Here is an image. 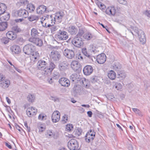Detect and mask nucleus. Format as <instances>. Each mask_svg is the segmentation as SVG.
Listing matches in <instances>:
<instances>
[{"instance_id": "c9c22d12", "label": "nucleus", "mask_w": 150, "mask_h": 150, "mask_svg": "<svg viewBox=\"0 0 150 150\" xmlns=\"http://www.w3.org/2000/svg\"><path fill=\"white\" fill-rule=\"evenodd\" d=\"M8 26L6 22H3L0 23V31H3L6 30Z\"/></svg>"}, {"instance_id": "bf43d9fd", "label": "nucleus", "mask_w": 150, "mask_h": 150, "mask_svg": "<svg viewBox=\"0 0 150 150\" xmlns=\"http://www.w3.org/2000/svg\"><path fill=\"white\" fill-rule=\"evenodd\" d=\"M83 53L87 57H88L89 59H91V56L85 50H84L83 51Z\"/></svg>"}, {"instance_id": "6ab92c4d", "label": "nucleus", "mask_w": 150, "mask_h": 150, "mask_svg": "<svg viewBox=\"0 0 150 150\" xmlns=\"http://www.w3.org/2000/svg\"><path fill=\"white\" fill-rule=\"evenodd\" d=\"M67 30L71 35H75L78 32L77 28L73 25H70L67 28Z\"/></svg>"}, {"instance_id": "8fccbe9b", "label": "nucleus", "mask_w": 150, "mask_h": 150, "mask_svg": "<svg viewBox=\"0 0 150 150\" xmlns=\"http://www.w3.org/2000/svg\"><path fill=\"white\" fill-rule=\"evenodd\" d=\"M45 135H47V137L48 138H51L52 136H54L55 134L53 133L51 130H49L47 131L46 134H45Z\"/></svg>"}, {"instance_id": "f704fd0d", "label": "nucleus", "mask_w": 150, "mask_h": 150, "mask_svg": "<svg viewBox=\"0 0 150 150\" xmlns=\"http://www.w3.org/2000/svg\"><path fill=\"white\" fill-rule=\"evenodd\" d=\"M39 34V33L38 32V30L35 28H33L31 30V38H37L39 36L38 34Z\"/></svg>"}, {"instance_id": "4468645a", "label": "nucleus", "mask_w": 150, "mask_h": 150, "mask_svg": "<svg viewBox=\"0 0 150 150\" xmlns=\"http://www.w3.org/2000/svg\"><path fill=\"white\" fill-rule=\"evenodd\" d=\"M52 120L53 122H58L60 118V113L57 111H55L53 112L52 115Z\"/></svg>"}, {"instance_id": "774afa93", "label": "nucleus", "mask_w": 150, "mask_h": 150, "mask_svg": "<svg viewBox=\"0 0 150 150\" xmlns=\"http://www.w3.org/2000/svg\"><path fill=\"white\" fill-rule=\"evenodd\" d=\"M38 128L39 129V132H41L44 131L45 129V128L43 127L42 126L39 127H38Z\"/></svg>"}, {"instance_id": "a19ab883", "label": "nucleus", "mask_w": 150, "mask_h": 150, "mask_svg": "<svg viewBox=\"0 0 150 150\" xmlns=\"http://www.w3.org/2000/svg\"><path fill=\"white\" fill-rule=\"evenodd\" d=\"M122 65L119 63H115L113 66L114 69L116 71H120L119 70L121 69L122 68Z\"/></svg>"}, {"instance_id": "49530a36", "label": "nucleus", "mask_w": 150, "mask_h": 150, "mask_svg": "<svg viewBox=\"0 0 150 150\" xmlns=\"http://www.w3.org/2000/svg\"><path fill=\"white\" fill-rule=\"evenodd\" d=\"M16 43L19 45H22L25 41L22 38L19 37L16 40Z\"/></svg>"}, {"instance_id": "7ed1b4c3", "label": "nucleus", "mask_w": 150, "mask_h": 150, "mask_svg": "<svg viewBox=\"0 0 150 150\" xmlns=\"http://www.w3.org/2000/svg\"><path fill=\"white\" fill-rule=\"evenodd\" d=\"M35 46L31 44H28L25 45L23 49V52L27 55L33 54L35 52Z\"/></svg>"}, {"instance_id": "052dcab7", "label": "nucleus", "mask_w": 150, "mask_h": 150, "mask_svg": "<svg viewBox=\"0 0 150 150\" xmlns=\"http://www.w3.org/2000/svg\"><path fill=\"white\" fill-rule=\"evenodd\" d=\"M57 75H53L52 77L53 79L54 80H57L59 79L60 77V74L58 72H56Z\"/></svg>"}, {"instance_id": "412c9836", "label": "nucleus", "mask_w": 150, "mask_h": 150, "mask_svg": "<svg viewBox=\"0 0 150 150\" xmlns=\"http://www.w3.org/2000/svg\"><path fill=\"white\" fill-rule=\"evenodd\" d=\"M10 50L13 54H19L21 51L19 46L16 45H13L11 46Z\"/></svg>"}, {"instance_id": "58836bf2", "label": "nucleus", "mask_w": 150, "mask_h": 150, "mask_svg": "<svg viewBox=\"0 0 150 150\" xmlns=\"http://www.w3.org/2000/svg\"><path fill=\"white\" fill-rule=\"evenodd\" d=\"M82 132V130L81 128L78 127L77 129L74 131V133L76 136H80Z\"/></svg>"}, {"instance_id": "473e14b6", "label": "nucleus", "mask_w": 150, "mask_h": 150, "mask_svg": "<svg viewBox=\"0 0 150 150\" xmlns=\"http://www.w3.org/2000/svg\"><path fill=\"white\" fill-rule=\"evenodd\" d=\"M31 54H32V56H31L30 59L32 60H33L34 62L36 61L39 57V54L38 52H35L34 53V52Z\"/></svg>"}, {"instance_id": "864d4df0", "label": "nucleus", "mask_w": 150, "mask_h": 150, "mask_svg": "<svg viewBox=\"0 0 150 150\" xmlns=\"http://www.w3.org/2000/svg\"><path fill=\"white\" fill-rule=\"evenodd\" d=\"M97 79L96 76H93L91 78L90 80L92 83H94L97 81Z\"/></svg>"}, {"instance_id": "9b49d317", "label": "nucleus", "mask_w": 150, "mask_h": 150, "mask_svg": "<svg viewBox=\"0 0 150 150\" xmlns=\"http://www.w3.org/2000/svg\"><path fill=\"white\" fill-rule=\"evenodd\" d=\"M10 24L11 25L12 31L15 33H20L21 31V29L16 24L14 21H11Z\"/></svg>"}, {"instance_id": "39448f33", "label": "nucleus", "mask_w": 150, "mask_h": 150, "mask_svg": "<svg viewBox=\"0 0 150 150\" xmlns=\"http://www.w3.org/2000/svg\"><path fill=\"white\" fill-rule=\"evenodd\" d=\"M68 146L70 150H75L78 149L79 144L76 140L72 139L68 142Z\"/></svg>"}, {"instance_id": "dca6fc26", "label": "nucleus", "mask_w": 150, "mask_h": 150, "mask_svg": "<svg viewBox=\"0 0 150 150\" xmlns=\"http://www.w3.org/2000/svg\"><path fill=\"white\" fill-rule=\"evenodd\" d=\"M116 11L115 7L112 6L108 7L106 9L105 13L110 16H114L115 14Z\"/></svg>"}, {"instance_id": "20e7f679", "label": "nucleus", "mask_w": 150, "mask_h": 150, "mask_svg": "<svg viewBox=\"0 0 150 150\" xmlns=\"http://www.w3.org/2000/svg\"><path fill=\"white\" fill-rule=\"evenodd\" d=\"M51 61L52 62L57 63L61 57V55L59 52L56 51H52L50 55Z\"/></svg>"}, {"instance_id": "5701e85b", "label": "nucleus", "mask_w": 150, "mask_h": 150, "mask_svg": "<svg viewBox=\"0 0 150 150\" xmlns=\"http://www.w3.org/2000/svg\"><path fill=\"white\" fill-rule=\"evenodd\" d=\"M6 36L9 40H12L15 39L17 37L16 34L12 30L7 32L6 33Z\"/></svg>"}, {"instance_id": "a211bd4d", "label": "nucleus", "mask_w": 150, "mask_h": 150, "mask_svg": "<svg viewBox=\"0 0 150 150\" xmlns=\"http://www.w3.org/2000/svg\"><path fill=\"white\" fill-rule=\"evenodd\" d=\"M138 35L140 42L143 44L145 43L146 39L145 35L144 32L142 30H140Z\"/></svg>"}, {"instance_id": "423d86ee", "label": "nucleus", "mask_w": 150, "mask_h": 150, "mask_svg": "<svg viewBox=\"0 0 150 150\" xmlns=\"http://www.w3.org/2000/svg\"><path fill=\"white\" fill-rule=\"evenodd\" d=\"M72 43L76 47H80L83 44V42L81 37L76 36L72 40Z\"/></svg>"}, {"instance_id": "2eb2a0df", "label": "nucleus", "mask_w": 150, "mask_h": 150, "mask_svg": "<svg viewBox=\"0 0 150 150\" xmlns=\"http://www.w3.org/2000/svg\"><path fill=\"white\" fill-rule=\"evenodd\" d=\"M59 83L62 86L67 87L70 86V82L69 80L66 78H62L59 80Z\"/></svg>"}, {"instance_id": "bb28decb", "label": "nucleus", "mask_w": 150, "mask_h": 150, "mask_svg": "<svg viewBox=\"0 0 150 150\" xmlns=\"http://www.w3.org/2000/svg\"><path fill=\"white\" fill-rule=\"evenodd\" d=\"M35 7L34 5L32 4H27L26 7V11L30 13L33 12L35 10Z\"/></svg>"}, {"instance_id": "09e8293b", "label": "nucleus", "mask_w": 150, "mask_h": 150, "mask_svg": "<svg viewBox=\"0 0 150 150\" xmlns=\"http://www.w3.org/2000/svg\"><path fill=\"white\" fill-rule=\"evenodd\" d=\"M50 27H51L50 30L52 33H54L55 32L57 31L58 29L57 27L54 25V24H52V25L50 26Z\"/></svg>"}, {"instance_id": "e433bc0d", "label": "nucleus", "mask_w": 150, "mask_h": 150, "mask_svg": "<svg viewBox=\"0 0 150 150\" xmlns=\"http://www.w3.org/2000/svg\"><path fill=\"white\" fill-rule=\"evenodd\" d=\"M83 86L86 88H89L90 87V84L88 80L84 79L82 81Z\"/></svg>"}, {"instance_id": "7c9ffc66", "label": "nucleus", "mask_w": 150, "mask_h": 150, "mask_svg": "<svg viewBox=\"0 0 150 150\" xmlns=\"http://www.w3.org/2000/svg\"><path fill=\"white\" fill-rule=\"evenodd\" d=\"M108 76L110 79L114 80L116 78V73L114 71L110 70L109 71Z\"/></svg>"}, {"instance_id": "c03bdc74", "label": "nucleus", "mask_w": 150, "mask_h": 150, "mask_svg": "<svg viewBox=\"0 0 150 150\" xmlns=\"http://www.w3.org/2000/svg\"><path fill=\"white\" fill-rule=\"evenodd\" d=\"M0 40L2 43L4 44H7L9 41V39L7 37H3L0 39Z\"/></svg>"}, {"instance_id": "72a5a7b5", "label": "nucleus", "mask_w": 150, "mask_h": 150, "mask_svg": "<svg viewBox=\"0 0 150 150\" xmlns=\"http://www.w3.org/2000/svg\"><path fill=\"white\" fill-rule=\"evenodd\" d=\"M7 8L6 6L4 4L0 3V15L3 14Z\"/></svg>"}, {"instance_id": "ea45409f", "label": "nucleus", "mask_w": 150, "mask_h": 150, "mask_svg": "<svg viewBox=\"0 0 150 150\" xmlns=\"http://www.w3.org/2000/svg\"><path fill=\"white\" fill-rule=\"evenodd\" d=\"M70 79L73 81L76 82L79 80H78L77 78V74H74L71 75L70 76Z\"/></svg>"}, {"instance_id": "13d9d810", "label": "nucleus", "mask_w": 150, "mask_h": 150, "mask_svg": "<svg viewBox=\"0 0 150 150\" xmlns=\"http://www.w3.org/2000/svg\"><path fill=\"white\" fill-rule=\"evenodd\" d=\"M143 13L148 17L150 18V10H146L143 11Z\"/></svg>"}, {"instance_id": "3c124183", "label": "nucleus", "mask_w": 150, "mask_h": 150, "mask_svg": "<svg viewBox=\"0 0 150 150\" xmlns=\"http://www.w3.org/2000/svg\"><path fill=\"white\" fill-rule=\"evenodd\" d=\"M93 35H92L91 33H88V34H85L84 35L85 38L87 39L88 40H90L93 37Z\"/></svg>"}, {"instance_id": "5fc2aeb1", "label": "nucleus", "mask_w": 150, "mask_h": 150, "mask_svg": "<svg viewBox=\"0 0 150 150\" xmlns=\"http://www.w3.org/2000/svg\"><path fill=\"white\" fill-rule=\"evenodd\" d=\"M84 33V31L82 29H79L77 34L76 36L81 37Z\"/></svg>"}, {"instance_id": "b1692460", "label": "nucleus", "mask_w": 150, "mask_h": 150, "mask_svg": "<svg viewBox=\"0 0 150 150\" xmlns=\"http://www.w3.org/2000/svg\"><path fill=\"white\" fill-rule=\"evenodd\" d=\"M130 28L132 30L130 29H128V30L133 35H136L139 34V32L140 30H138L137 28L132 26H131Z\"/></svg>"}, {"instance_id": "680f3d73", "label": "nucleus", "mask_w": 150, "mask_h": 150, "mask_svg": "<svg viewBox=\"0 0 150 150\" xmlns=\"http://www.w3.org/2000/svg\"><path fill=\"white\" fill-rule=\"evenodd\" d=\"M73 126L72 124H69L67 126L66 129L69 131L73 129Z\"/></svg>"}, {"instance_id": "de8ad7c7", "label": "nucleus", "mask_w": 150, "mask_h": 150, "mask_svg": "<svg viewBox=\"0 0 150 150\" xmlns=\"http://www.w3.org/2000/svg\"><path fill=\"white\" fill-rule=\"evenodd\" d=\"M133 111L139 116L142 117V115L141 112L138 109L136 108H132Z\"/></svg>"}, {"instance_id": "37998d69", "label": "nucleus", "mask_w": 150, "mask_h": 150, "mask_svg": "<svg viewBox=\"0 0 150 150\" xmlns=\"http://www.w3.org/2000/svg\"><path fill=\"white\" fill-rule=\"evenodd\" d=\"M43 21H41V23L42 24V26L45 28H47V27H50L51 25H52V24H51L50 23H47V22L44 21V19H43Z\"/></svg>"}, {"instance_id": "393cba45", "label": "nucleus", "mask_w": 150, "mask_h": 150, "mask_svg": "<svg viewBox=\"0 0 150 150\" xmlns=\"http://www.w3.org/2000/svg\"><path fill=\"white\" fill-rule=\"evenodd\" d=\"M126 77V74L123 71H118L117 72V78L119 79L120 80H122Z\"/></svg>"}, {"instance_id": "a18cd8bd", "label": "nucleus", "mask_w": 150, "mask_h": 150, "mask_svg": "<svg viewBox=\"0 0 150 150\" xmlns=\"http://www.w3.org/2000/svg\"><path fill=\"white\" fill-rule=\"evenodd\" d=\"M10 17V15L9 13H6L5 15L1 17V18L2 20L7 21L9 19Z\"/></svg>"}, {"instance_id": "0eeeda50", "label": "nucleus", "mask_w": 150, "mask_h": 150, "mask_svg": "<svg viewBox=\"0 0 150 150\" xmlns=\"http://www.w3.org/2000/svg\"><path fill=\"white\" fill-rule=\"evenodd\" d=\"M64 13L63 11L58 12L52 15L54 18L53 20L55 23L57 21L58 23H60L62 21V18L64 16Z\"/></svg>"}, {"instance_id": "0e129e2a", "label": "nucleus", "mask_w": 150, "mask_h": 150, "mask_svg": "<svg viewBox=\"0 0 150 150\" xmlns=\"http://www.w3.org/2000/svg\"><path fill=\"white\" fill-rule=\"evenodd\" d=\"M24 125L25 127L27 128V130L28 132H30V127H29L28 126V124L27 122H24Z\"/></svg>"}, {"instance_id": "79ce46f5", "label": "nucleus", "mask_w": 150, "mask_h": 150, "mask_svg": "<svg viewBox=\"0 0 150 150\" xmlns=\"http://www.w3.org/2000/svg\"><path fill=\"white\" fill-rule=\"evenodd\" d=\"M35 99V96L33 95L30 94L27 97V99L29 102H33Z\"/></svg>"}, {"instance_id": "aec40b11", "label": "nucleus", "mask_w": 150, "mask_h": 150, "mask_svg": "<svg viewBox=\"0 0 150 150\" xmlns=\"http://www.w3.org/2000/svg\"><path fill=\"white\" fill-rule=\"evenodd\" d=\"M47 7L44 5H40L37 8V13L40 14H42L44 13H47L48 11L46 10Z\"/></svg>"}, {"instance_id": "f03ea898", "label": "nucleus", "mask_w": 150, "mask_h": 150, "mask_svg": "<svg viewBox=\"0 0 150 150\" xmlns=\"http://www.w3.org/2000/svg\"><path fill=\"white\" fill-rule=\"evenodd\" d=\"M12 15L15 17H21L26 18L28 17V13L26 10L21 8L18 10H14L12 11Z\"/></svg>"}, {"instance_id": "f257e3e1", "label": "nucleus", "mask_w": 150, "mask_h": 150, "mask_svg": "<svg viewBox=\"0 0 150 150\" xmlns=\"http://www.w3.org/2000/svg\"><path fill=\"white\" fill-rule=\"evenodd\" d=\"M48 60L47 59L43 58L38 60L37 63L38 69L43 70V73L45 75L50 74L53 70L56 67V65L52 62H50L49 66Z\"/></svg>"}, {"instance_id": "4be33fe9", "label": "nucleus", "mask_w": 150, "mask_h": 150, "mask_svg": "<svg viewBox=\"0 0 150 150\" xmlns=\"http://www.w3.org/2000/svg\"><path fill=\"white\" fill-rule=\"evenodd\" d=\"M0 83V86L3 88H8L10 83V80L8 79H4Z\"/></svg>"}, {"instance_id": "1a4fd4ad", "label": "nucleus", "mask_w": 150, "mask_h": 150, "mask_svg": "<svg viewBox=\"0 0 150 150\" xmlns=\"http://www.w3.org/2000/svg\"><path fill=\"white\" fill-rule=\"evenodd\" d=\"M71 68L75 71H79L81 70V66L79 62L76 61H73L71 64Z\"/></svg>"}, {"instance_id": "cd10ccee", "label": "nucleus", "mask_w": 150, "mask_h": 150, "mask_svg": "<svg viewBox=\"0 0 150 150\" xmlns=\"http://www.w3.org/2000/svg\"><path fill=\"white\" fill-rule=\"evenodd\" d=\"M67 63L65 61L60 63L59 64V69L60 71H63L67 69Z\"/></svg>"}, {"instance_id": "e2e57ef3", "label": "nucleus", "mask_w": 150, "mask_h": 150, "mask_svg": "<svg viewBox=\"0 0 150 150\" xmlns=\"http://www.w3.org/2000/svg\"><path fill=\"white\" fill-rule=\"evenodd\" d=\"M115 88L117 90H120L122 88V85L120 83H118L116 84Z\"/></svg>"}, {"instance_id": "6e6552de", "label": "nucleus", "mask_w": 150, "mask_h": 150, "mask_svg": "<svg viewBox=\"0 0 150 150\" xmlns=\"http://www.w3.org/2000/svg\"><path fill=\"white\" fill-rule=\"evenodd\" d=\"M63 54L67 58L72 59L74 57L75 53L72 50L66 49L63 51Z\"/></svg>"}, {"instance_id": "4d7b16f0", "label": "nucleus", "mask_w": 150, "mask_h": 150, "mask_svg": "<svg viewBox=\"0 0 150 150\" xmlns=\"http://www.w3.org/2000/svg\"><path fill=\"white\" fill-rule=\"evenodd\" d=\"M118 2L120 4L127 6L128 3L127 1L125 0H117Z\"/></svg>"}, {"instance_id": "f3484780", "label": "nucleus", "mask_w": 150, "mask_h": 150, "mask_svg": "<svg viewBox=\"0 0 150 150\" xmlns=\"http://www.w3.org/2000/svg\"><path fill=\"white\" fill-rule=\"evenodd\" d=\"M93 69L92 67L89 65L85 66L83 70L84 74L86 75H89L93 72Z\"/></svg>"}, {"instance_id": "2f4dec72", "label": "nucleus", "mask_w": 150, "mask_h": 150, "mask_svg": "<svg viewBox=\"0 0 150 150\" xmlns=\"http://www.w3.org/2000/svg\"><path fill=\"white\" fill-rule=\"evenodd\" d=\"M73 91L76 93H79L81 91V86L78 85H75L73 88Z\"/></svg>"}, {"instance_id": "6e6d98bb", "label": "nucleus", "mask_w": 150, "mask_h": 150, "mask_svg": "<svg viewBox=\"0 0 150 150\" xmlns=\"http://www.w3.org/2000/svg\"><path fill=\"white\" fill-rule=\"evenodd\" d=\"M68 121V116L66 115H64L62 117V121L64 123H67Z\"/></svg>"}, {"instance_id": "c756f323", "label": "nucleus", "mask_w": 150, "mask_h": 150, "mask_svg": "<svg viewBox=\"0 0 150 150\" xmlns=\"http://www.w3.org/2000/svg\"><path fill=\"white\" fill-rule=\"evenodd\" d=\"M30 108H28L26 110V113L28 116L29 117H31L35 115L37 112V110H34L33 113L30 110Z\"/></svg>"}, {"instance_id": "4c0bfd02", "label": "nucleus", "mask_w": 150, "mask_h": 150, "mask_svg": "<svg viewBox=\"0 0 150 150\" xmlns=\"http://www.w3.org/2000/svg\"><path fill=\"white\" fill-rule=\"evenodd\" d=\"M39 19L38 16L35 15H31L28 18V20L31 22L34 21H37Z\"/></svg>"}, {"instance_id": "603ef678", "label": "nucleus", "mask_w": 150, "mask_h": 150, "mask_svg": "<svg viewBox=\"0 0 150 150\" xmlns=\"http://www.w3.org/2000/svg\"><path fill=\"white\" fill-rule=\"evenodd\" d=\"M28 1L27 0H20L18 3L21 5H25L28 4Z\"/></svg>"}, {"instance_id": "ddd939ff", "label": "nucleus", "mask_w": 150, "mask_h": 150, "mask_svg": "<svg viewBox=\"0 0 150 150\" xmlns=\"http://www.w3.org/2000/svg\"><path fill=\"white\" fill-rule=\"evenodd\" d=\"M106 57L105 54L102 53L98 55L96 57V60L99 64L104 63L106 60Z\"/></svg>"}, {"instance_id": "338daca9", "label": "nucleus", "mask_w": 150, "mask_h": 150, "mask_svg": "<svg viewBox=\"0 0 150 150\" xmlns=\"http://www.w3.org/2000/svg\"><path fill=\"white\" fill-rule=\"evenodd\" d=\"M97 115L99 117H103V113L98 110L96 111Z\"/></svg>"}, {"instance_id": "a878e982", "label": "nucleus", "mask_w": 150, "mask_h": 150, "mask_svg": "<svg viewBox=\"0 0 150 150\" xmlns=\"http://www.w3.org/2000/svg\"><path fill=\"white\" fill-rule=\"evenodd\" d=\"M95 136L93 135V134H90V133L88 134L86 133L85 136V139L86 142L89 143L93 141Z\"/></svg>"}, {"instance_id": "c85d7f7f", "label": "nucleus", "mask_w": 150, "mask_h": 150, "mask_svg": "<svg viewBox=\"0 0 150 150\" xmlns=\"http://www.w3.org/2000/svg\"><path fill=\"white\" fill-rule=\"evenodd\" d=\"M43 19H44V21L47 22V23H50L51 24H54L55 23L54 21L53 20L54 18L52 15H50V17L48 18H42V20H43Z\"/></svg>"}, {"instance_id": "f8f14e48", "label": "nucleus", "mask_w": 150, "mask_h": 150, "mask_svg": "<svg viewBox=\"0 0 150 150\" xmlns=\"http://www.w3.org/2000/svg\"><path fill=\"white\" fill-rule=\"evenodd\" d=\"M57 37L60 40H65L67 39L68 38V34L65 31L59 30L58 32Z\"/></svg>"}, {"instance_id": "9d476101", "label": "nucleus", "mask_w": 150, "mask_h": 150, "mask_svg": "<svg viewBox=\"0 0 150 150\" xmlns=\"http://www.w3.org/2000/svg\"><path fill=\"white\" fill-rule=\"evenodd\" d=\"M28 41L39 47L42 46L43 44L42 40L37 37L30 38L28 39Z\"/></svg>"}, {"instance_id": "69168bd1", "label": "nucleus", "mask_w": 150, "mask_h": 150, "mask_svg": "<svg viewBox=\"0 0 150 150\" xmlns=\"http://www.w3.org/2000/svg\"><path fill=\"white\" fill-rule=\"evenodd\" d=\"M54 79L52 77L51 78H48L47 81L50 84H52L54 82Z\"/></svg>"}]
</instances>
